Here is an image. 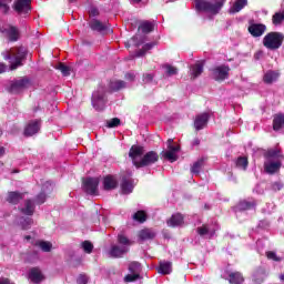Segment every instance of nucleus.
<instances>
[{
  "instance_id": "nucleus-1",
  "label": "nucleus",
  "mask_w": 284,
  "mask_h": 284,
  "mask_svg": "<svg viewBox=\"0 0 284 284\" xmlns=\"http://www.w3.org/2000/svg\"><path fill=\"white\" fill-rule=\"evenodd\" d=\"M130 159L135 168H145L153 165L159 161V154L154 151H150L145 154V149L139 145H132L129 152Z\"/></svg>"
},
{
  "instance_id": "nucleus-2",
  "label": "nucleus",
  "mask_w": 284,
  "mask_h": 284,
  "mask_svg": "<svg viewBox=\"0 0 284 284\" xmlns=\"http://www.w3.org/2000/svg\"><path fill=\"white\" fill-rule=\"evenodd\" d=\"M266 161L264 162V170L266 174H276L283 165V153L278 149H271L265 153Z\"/></svg>"
},
{
  "instance_id": "nucleus-3",
  "label": "nucleus",
  "mask_w": 284,
  "mask_h": 284,
  "mask_svg": "<svg viewBox=\"0 0 284 284\" xmlns=\"http://www.w3.org/2000/svg\"><path fill=\"white\" fill-rule=\"evenodd\" d=\"M2 57L6 61H9L10 70H17V68L23 65V61H26L28 57V50L23 47L12 48L3 51Z\"/></svg>"
},
{
  "instance_id": "nucleus-4",
  "label": "nucleus",
  "mask_w": 284,
  "mask_h": 284,
  "mask_svg": "<svg viewBox=\"0 0 284 284\" xmlns=\"http://www.w3.org/2000/svg\"><path fill=\"white\" fill-rule=\"evenodd\" d=\"M284 34L281 32H268L262 40V43L266 50H278L283 45Z\"/></svg>"
},
{
  "instance_id": "nucleus-5",
  "label": "nucleus",
  "mask_w": 284,
  "mask_h": 284,
  "mask_svg": "<svg viewBox=\"0 0 284 284\" xmlns=\"http://www.w3.org/2000/svg\"><path fill=\"white\" fill-rule=\"evenodd\" d=\"M224 3L225 0H215V3L207 2L205 0H196L195 9L197 12H210L211 14H219Z\"/></svg>"
},
{
  "instance_id": "nucleus-6",
  "label": "nucleus",
  "mask_w": 284,
  "mask_h": 284,
  "mask_svg": "<svg viewBox=\"0 0 284 284\" xmlns=\"http://www.w3.org/2000/svg\"><path fill=\"white\" fill-rule=\"evenodd\" d=\"M106 103L105 87L100 85L98 90L92 93V106L98 112H101V110H104Z\"/></svg>"
},
{
  "instance_id": "nucleus-7",
  "label": "nucleus",
  "mask_w": 284,
  "mask_h": 284,
  "mask_svg": "<svg viewBox=\"0 0 284 284\" xmlns=\"http://www.w3.org/2000/svg\"><path fill=\"white\" fill-rule=\"evenodd\" d=\"M174 140L169 139L166 142L168 151L162 152V156L170 161L171 163H174V161L179 160V152L181 150V146L174 145Z\"/></svg>"
},
{
  "instance_id": "nucleus-8",
  "label": "nucleus",
  "mask_w": 284,
  "mask_h": 284,
  "mask_svg": "<svg viewBox=\"0 0 284 284\" xmlns=\"http://www.w3.org/2000/svg\"><path fill=\"white\" fill-rule=\"evenodd\" d=\"M217 230L219 224L216 222H211L197 227L196 232L202 239H214V234H216Z\"/></svg>"
},
{
  "instance_id": "nucleus-9",
  "label": "nucleus",
  "mask_w": 284,
  "mask_h": 284,
  "mask_svg": "<svg viewBox=\"0 0 284 284\" xmlns=\"http://www.w3.org/2000/svg\"><path fill=\"white\" fill-rule=\"evenodd\" d=\"M211 77L214 81H225V79H230V65L227 64H220L214 67L211 70Z\"/></svg>"
},
{
  "instance_id": "nucleus-10",
  "label": "nucleus",
  "mask_w": 284,
  "mask_h": 284,
  "mask_svg": "<svg viewBox=\"0 0 284 284\" xmlns=\"http://www.w3.org/2000/svg\"><path fill=\"white\" fill-rule=\"evenodd\" d=\"M13 10L20 17H27L32 12V1L31 0H16L13 3Z\"/></svg>"
},
{
  "instance_id": "nucleus-11",
  "label": "nucleus",
  "mask_w": 284,
  "mask_h": 284,
  "mask_svg": "<svg viewBox=\"0 0 284 284\" xmlns=\"http://www.w3.org/2000/svg\"><path fill=\"white\" fill-rule=\"evenodd\" d=\"M83 190L87 194L94 195L99 192V179L98 178H87L82 182Z\"/></svg>"
},
{
  "instance_id": "nucleus-12",
  "label": "nucleus",
  "mask_w": 284,
  "mask_h": 284,
  "mask_svg": "<svg viewBox=\"0 0 284 284\" xmlns=\"http://www.w3.org/2000/svg\"><path fill=\"white\" fill-rule=\"evenodd\" d=\"M1 33L7 37V39L11 42H16L19 37H21V32L19 31V28L12 26V24H6L1 29Z\"/></svg>"
},
{
  "instance_id": "nucleus-13",
  "label": "nucleus",
  "mask_w": 284,
  "mask_h": 284,
  "mask_svg": "<svg viewBox=\"0 0 284 284\" xmlns=\"http://www.w3.org/2000/svg\"><path fill=\"white\" fill-rule=\"evenodd\" d=\"M266 30H267V27L263 23H255L254 21L250 22L248 32L251 37H254V38L263 37Z\"/></svg>"
},
{
  "instance_id": "nucleus-14",
  "label": "nucleus",
  "mask_w": 284,
  "mask_h": 284,
  "mask_svg": "<svg viewBox=\"0 0 284 284\" xmlns=\"http://www.w3.org/2000/svg\"><path fill=\"white\" fill-rule=\"evenodd\" d=\"M41 130V120H31L24 128V136H34Z\"/></svg>"
},
{
  "instance_id": "nucleus-15",
  "label": "nucleus",
  "mask_w": 284,
  "mask_h": 284,
  "mask_svg": "<svg viewBox=\"0 0 284 284\" xmlns=\"http://www.w3.org/2000/svg\"><path fill=\"white\" fill-rule=\"evenodd\" d=\"M130 176H132V172L129 173V176H122V182L120 184L122 194H132L134 190V181Z\"/></svg>"
},
{
  "instance_id": "nucleus-16",
  "label": "nucleus",
  "mask_w": 284,
  "mask_h": 284,
  "mask_svg": "<svg viewBox=\"0 0 284 284\" xmlns=\"http://www.w3.org/2000/svg\"><path fill=\"white\" fill-rule=\"evenodd\" d=\"M26 88H30V79L20 78L11 82L10 91L11 92H21V90H26Z\"/></svg>"
},
{
  "instance_id": "nucleus-17",
  "label": "nucleus",
  "mask_w": 284,
  "mask_h": 284,
  "mask_svg": "<svg viewBox=\"0 0 284 284\" xmlns=\"http://www.w3.org/2000/svg\"><path fill=\"white\" fill-rule=\"evenodd\" d=\"M169 227H183L185 225V216L181 213L173 214L168 221Z\"/></svg>"
},
{
  "instance_id": "nucleus-18",
  "label": "nucleus",
  "mask_w": 284,
  "mask_h": 284,
  "mask_svg": "<svg viewBox=\"0 0 284 284\" xmlns=\"http://www.w3.org/2000/svg\"><path fill=\"white\" fill-rule=\"evenodd\" d=\"M128 246H121V245H116L113 244L111 246V248L109 250V255L112 258H121V256H123V254H128Z\"/></svg>"
},
{
  "instance_id": "nucleus-19",
  "label": "nucleus",
  "mask_w": 284,
  "mask_h": 284,
  "mask_svg": "<svg viewBox=\"0 0 284 284\" xmlns=\"http://www.w3.org/2000/svg\"><path fill=\"white\" fill-rule=\"evenodd\" d=\"M210 121V114L207 113H202L196 115L195 121H194V128L195 130H203L205 125H207V122Z\"/></svg>"
},
{
  "instance_id": "nucleus-20",
  "label": "nucleus",
  "mask_w": 284,
  "mask_h": 284,
  "mask_svg": "<svg viewBox=\"0 0 284 284\" xmlns=\"http://www.w3.org/2000/svg\"><path fill=\"white\" fill-rule=\"evenodd\" d=\"M268 275L270 273L267 272L266 268L260 267L254 272L253 281L256 284H261L265 281V278H267Z\"/></svg>"
},
{
  "instance_id": "nucleus-21",
  "label": "nucleus",
  "mask_w": 284,
  "mask_h": 284,
  "mask_svg": "<svg viewBox=\"0 0 284 284\" xmlns=\"http://www.w3.org/2000/svg\"><path fill=\"white\" fill-rule=\"evenodd\" d=\"M111 92H119L120 90H125L130 88V84L123 80H113L109 83Z\"/></svg>"
},
{
  "instance_id": "nucleus-22",
  "label": "nucleus",
  "mask_w": 284,
  "mask_h": 284,
  "mask_svg": "<svg viewBox=\"0 0 284 284\" xmlns=\"http://www.w3.org/2000/svg\"><path fill=\"white\" fill-rule=\"evenodd\" d=\"M156 237V231L152 229H143L139 232V241H152Z\"/></svg>"
},
{
  "instance_id": "nucleus-23",
  "label": "nucleus",
  "mask_w": 284,
  "mask_h": 284,
  "mask_svg": "<svg viewBox=\"0 0 284 284\" xmlns=\"http://www.w3.org/2000/svg\"><path fill=\"white\" fill-rule=\"evenodd\" d=\"M256 207V202H250V201H241L236 206H235V212L239 214V212H245L246 210H254Z\"/></svg>"
},
{
  "instance_id": "nucleus-24",
  "label": "nucleus",
  "mask_w": 284,
  "mask_h": 284,
  "mask_svg": "<svg viewBox=\"0 0 284 284\" xmlns=\"http://www.w3.org/2000/svg\"><path fill=\"white\" fill-rule=\"evenodd\" d=\"M29 278L32 283H41L43 281V273L38 267L31 268L29 272Z\"/></svg>"
},
{
  "instance_id": "nucleus-25",
  "label": "nucleus",
  "mask_w": 284,
  "mask_h": 284,
  "mask_svg": "<svg viewBox=\"0 0 284 284\" xmlns=\"http://www.w3.org/2000/svg\"><path fill=\"white\" fill-rule=\"evenodd\" d=\"M20 212L26 214V216H32V214H34V203L32 200H27L23 206L20 209Z\"/></svg>"
},
{
  "instance_id": "nucleus-26",
  "label": "nucleus",
  "mask_w": 284,
  "mask_h": 284,
  "mask_svg": "<svg viewBox=\"0 0 284 284\" xmlns=\"http://www.w3.org/2000/svg\"><path fill=\"white\" fill-rule=\"evenodd\" d=\"M284 128V114L278 113L273 119V130L278 132V130Z\"/></svg>"
},
{
  "instance_id": "nucleus-27",
  "label": "nucleus",
  "mask_w": 284,
  "mask_h": 284,
  "mask_svg": "<svg viewBox=\"0 0 284 284\" xmlns=\"http://www.w3.org/2000/svg\"><path fill=\"white\" fill-rule=\"evenodd\" d=\"M118 185L116 179L114 176H105L103 180V187L106 191L114 190Z\"/></svg>"
},
{
  "instance_id": "nucleus-28",
  "label": "nucleus",
  "mask_w": 284,
  "mask_h": 284,
  "mask_svg": "<svg viewBox=\"0 0 284 284\" xmlns=\"http://www.w3.org/2000/svg\"><path fill=\"white\" fill-rule=\"evenodd\" d=\"M278 77H281L278 71L270 70L264 74V83H274L275 81H278Z\"/></svg>"
},
{
  "instance_id": "nucleus-29",
  "label": "nucleus",
  "mask_w": 284,
  "mask_h": 284,
  "mask_svg": "<svg viewBox=\"0 0 284 284\" xmlns=\"http://www.w3.org/2000/svg\"><path fill=\"white\" fill-rule=\"evenodd\" d=\"M245 6H247V0H236L231 7L230 13L236 14V12H241Z\"/></svg>"
},
{
  "instance_id": "nucleus-30",
  "label": "nucleus",
  "mask_w": 284,
  "mask_h": 284,
  "mask_svg": "<svg viewBox=\"0 0 284 284\" xmlns=\"http://www.w3.org/2000/svg\"><path fill=\"white\" fill-rule=\"evenodd\" d=\"M90 28H91V30H94L95 32H103V30H108V24H105L97 19H93L90 22Z\"/></svg>"
},
{
  "instance_id": "nucleus-31",
  "label": "nucleus",
  "mask_w": 284,
  "mask_h": 284,
  "mask_svg": "<svg viewBox=\"0 0 284 284\" xmlns=\"http://www.w3.org/2000/svg\"><path fill=\"white\" fill-rule=\"evenodd\" d=\"M159 274H171L172 273V262H160V265L158 267Z\"/></svg>"
},
{
  "instance_id": "nucleus-32",
  "label": "nucleus",
  "mask_w": 284,
  "mask_h": 284,
  "mask_svg": "<svg viewBox=\"0 0 284 284\" xmlns=\"http://www.w3.org/2000/svg\"><path fill=\"white\" fill-rule=\"evenodd\" d=\"M245 280L243 275L239 272H233L229 274V283L230 284H243Z\"/></svg>"
},
{
  "instance_id": "nucleus-33",
  "label": "nucleus",
  "mask_w": 284,
  "mask_h": 284,
  "mask_svg": "<svg viewBox=\"0 0 284 284\" xmlns=\"http://www.w3.org/2000/svg\"><path fill=\"white\" fill-rule=\"evenodd\" d=\"M21 199H23L22 193L9 192L7 201H8V203H11L12 205H17V203H19V201H21Z\"/></svg>"
},
{
  "instance_id": "nucleus-34",
  "label": "nucleus",
  "mask_w": 284,
  "mask_h": 284,
  "mask_svg": "<svg viewBox=\"0 0 284 284\" xmlns=\"http://www.w3.org/2000/svg\"><path fill=\"white\" fill-rule=\"evenodd\" d=\"M190 72H191L192 79H196L197 77H201V74H203V64L202 63L193 64L190 68Z\"/></svg>"
},
{
  "instance_id": "nucleus-35",
  "label": "nucleus",
  "mask_w": 284,
  "mask_h": 284,
  "mask_svg": "<svg viewBox=\"0 0 284 284\" xmlns=\"http://www.w3.org/2000/svg\"><path fill=\"white\" fill-rule=\"evenodd\" d=\"M247 165H250V162L246 156H239L235 160V168H237V170H243V172H245V170H247Z\"/></svg>"
},
{
  "instance_id": "nucleus-36",
  "label": "nucleus",
  "mask_w": 284,
  "mask_h": 284,
  "mask_svg": "<svg viewBox=\"0 0 284 284\" xmlns=\"http://www.w3.org/2000/svg\"><path fill=\"white\" fill-rule=\"evenodd\" d=\"M139 28L144 34H150V32L154 30V23L150 21H144L140 24Z\"/></svg>"
},
{
  "instance_id": "nucleus-37",
  "label": "nucleus",
  "mask_w": 284,
  "mask_h": 284,
  "mask_svg": "<svg viewBox=\"0 0 284 284\" xmlns=\"http://www.w3.org/2000/svg\"><path fill=\"white\" fill-rule=\"evenodd\" d=\"M33 221L31 217H20L19 224L21 225L22 230H30V225H32Z\"/></svg>"
},
{
  "instance_id": "nucleus-38",
  "label": "nucleus",
  "mask_w": 284,
  "mask_h": 284,
  "mask_svg": "<svg viewBox=\"0 0 284 284\" xmlns=\"http://www.w3.org/2000/svg\"><path fill=\"white\" fill-rule=\"evenodd\" d=\"M272 21H273V26H281V23H283L284 21V11L276 12L272 18Z\"/></svg>"
},
{
  "instance_id": "nucleus-39",
  "label": "nucleus",
  "mask_w": 284,
  "mask_h": 284,
  "mask_svg": "<svg viewBox=\"0 0 284 284\" xmlns=\"http://www.w3.org/2000/svg\"><path fill=\"white\" fill-rule=\"evenodd\" d=\"M148 220V215L143 211H138L133 214V221H138V223H145Z\"/></svg>"
},
{
  "instance_id": "nucleus-40",
  "label": "nucleus",
  "mask_w": 284,
  "mask_h": 284,
  "mask_svg": "<svg viewBox=\"0 0 284 284\" xmlns=\"http://www.w3.org/2000/svg\"><path fill=\"white\" fill-rule=\"evenodd\" d=\"M54 190V184H52V182L47 181L42 184V189L41 192L44 194H50L52 191Z\"/></svg>"
},
{
  "instance_id": "nucleus-41",
  "label": "nucleus",
  "mask_w": 284,
  "mask_h": 284,
  "mask_svg": "<svg viewBox=\"0 0 284 284\" xmlns=\"http://www.w3.org/2000/svg\"><path fill=\"white\" fill-rule=\"evenodd\" d=\"M164 70H165V74L166 77H174V74H178L179 70L170 64H164L163 65Z\"/></svg>"
},
{
  "instance_id": "nucleus-42",
  "label": "nucleus",
  "mask_w": 284,
  "mask_h": 284,
  "mask_svg": "<svg viewBox=\"0 0 284 284\" xmlns=\"http://www.w3.org/2000/svg\"><path fill=\"white\" fill-rule=\"evenodd\" d=\"M37 245L40 247V250H42V252H50V250H52V243L50 242L40 241L37 242Z\"/></svg>"
},
{
  "instance_id": "nucleus-43",
  "label": "nucleus",
  "mask_w": 284,
  "mask_h": 284,
  "mask_svg": "<svg viewBox=\"0 0 284 284\" xmlns=\"http://www.w3.org/2000/svg\"><path fill=\"white\" fill-rule=\"evenodd\" d=\"M266 258H268V261H275V263H281V261H283V257L277 256L274 251L266 252Z\"/></svg>"
},
{
  "instance_id": "nucleus-44",
  "label": "nucleus",
  "mask_w": 284,
  "mask_h": 284,
  "mask_svg": "<svg viewBox=\"0 0 284 284\" xmlns=\"http://www.w3.org/2000/svg\"><path fill=\"white\" fill-rule=\"evenodd\" d=\"M201 168H203V160H197L191 168L192 174H199L201 172Z\"/></svg>"
},
{
  "instance_id": "nucleus-45",
  "label": "nucleus",
  "mask_w": 284,
  "mask_h": 284,
  "mask_svg": "<svg viewBox=\"0 0 284 284\" xmlns=\"http://www.w3.org/2000/svg\"><path fill=\"white\" fill-rule=\"evenodd\" d=\"M45 199H48V195L41 191L34 199L36 205H43Z\"/></svg>"
},
{
  "instance_id": "nucleus-46",
  "label": "nucleus",
  "mask_w": 284,
  "mask_h": 284,
  "mask_svg": "<svg viewBox=\"0 0 284 284\" xmlns=\"http://www.w3.org/2000/svg\"><path fill=\"white\" fill-rule=\"evenodd\" d=\"M81 247L87 254H92V250H94V245L90 241L82 242Z\"/></svg>"
},
{
  "instance_id": "nucleus-47",
  "label": "nucleus",
  "mask_w": 284,
  "mask_h": 284,
  "mask_svg": "<svg viewBox=\"0 0 284 284\" xmlns=\"http://www.w3.org/2000/svg\"><path fill=\"white\" fill-rule=\"evenodd\" d=\"M118 243H120L121 246L128 247L130 245V240L125 237V235L120 234L118 235Z\"/></svg>"
},
{
  "instance_id": "nucleus-48",
  "label": "nucleus",
  "mask_w": 284,
  "mask_h": 284,
  "mask_svg": "<svg viewBox=\"0 0 284 284\" xmlns=\"http://www.w3.org/2000/svg\"><path fill=\"white\" fill-rule=\"evenodd\" d=\"M58 70H60V72L63 74V77H70V67H68L63 63H60L58 65Z\"/></svg>"
},
{
  "instance_id": "nucleus-49",
  "label": "nucleus",
  "mask_w": 284,
  "mask_h": 284,
  "mask_svg": "<svg viewBox=\"0 0 284 284\" xmlns=\"http://www.w3.org/2000/svg\"><path fill=\"white\" fill-rule=\"evenodd\" d=\"M124 79L129 81V83H134V81H136V73L134 71H129L124 74Z\"/></svg>"
},
{
  "instance_id": "nucleus-50",
  "label": "nucleus",
  "mask_w": 284,
  "mask_h": 284,
  "mask_svg": "<svg viewBox=\"0 0 284 284\" xmlns=\"http://www.w3.org/2000/svg\"><path fill=\"white\" fill-rule=\"evenodd\" d=\"M0 12H2V14H8V12H10V6H8V2L0 0Z\"/></svg>"
},
{
  "instance_id": "nucleus-51",
  "label": "nucleus",
  "mask_w": 284,
  "mask_h": 284,
  "mask_svg": "<svg viewBox=\"0 0 284 284\" xmlns=\"http://www.w3.org/2000/svg\"><path fill=\"white\" fill-rule=\"evenodd\" d=\"M129 270H130V272H132L133 274H136V272H139V270H141V263H139V262H132V263L129 265Z\"/></svg>"
},
{
  "instance_id": "nucleus-52",
  "label": "nucleus",
  "mask_w": 284,
  "mask_h": 284,
  "mask_svg": "<svg viewBox=\"0 0 284 284\" xmlns=\"http://www.w3.org/2000/svg\"><path fill=\"white\" fill-rule=\"evenodd\" d=\"M136 280H139V273L129 274L124 277L125 283H134Z\"/></svg>"
},
{
  "instance_id": "nucleus-53",
  "label": "nucleus",
  "mask_w": 284,
  "mask_h": 284,
  "mask_svg": "<svg viewBox=\"0 0 284 284\" xmlns=\"http://www.w3.org/2000/svg\"><path fill=\"white\" fill-rule=\"evenodd\" d=\"M270 227V222L267 220L260 221L257 225V232H261V230H267Z\"/></svg>"
},
{
  "instance_id": "nucleus-54",
  "label": "nucleus",
  "mask_w": 284,
  "mask_h": 284,
  "mask_svg": "<svg viewBox=\"0 0 284 284\" xmlns=\"http://www.w3.org/2000/svg\"><path fill=\"white\" fill-rule=\"evenodd\" d=\"M121 125V120L118 118H113L108 122V128H119Z\"/></svg>"
},
{
  "instance_id": "nucleus-55",
  "label": "nucleus",
  "mask_w": 284,
  "mask_h": 284,
  "mask_svg": "<svg viewBox=\"0 0 284 284\" xmlns=\"http://www.w3.org/2000/svg\"><path fill=\"white\" fill-rule=\"evenodd\" d=\"M154 81V75L152 73H145L143 75V83H152Z\"/></svg>"
},
{
  "instance_id": "nucleus-56",
  "label": "nucleus",
  "mask_w": 284,
  "mask_h": 284,
  "mask_svg": "<svg viewBox=\"0 0 284 284\" xmlns=\"http://www.w3.org/2000/svg\"><path fill=\"white\" fill-rule=\"evenodd\" d=\"M272 190H273V192H278V191L283 190V183H281V182H274V183L272 184Z\"/></svg>"
},
{
  "instance_id": "nucleus-57",
  "label": "nucleus",
  "mask_w": 284,
  "mask_h": 284,
  "mask_svg": "<svg viewBox=\"0 0 284 284\" xmlns=\"http://www.w3.org/2000/svg\"><path fill=\"white\" fill-rule=\"evenodd\" d=\"M139 39H140L139 36H135V37H133V38L131 39L132 43H133L136 48H139V45H142V43H143V40H140V41H139Z\"/></svg>"
},
{
  "instance_id": "nucleus-58",
  "label": "nucleus",
  "mask_w": 284,
  "mask_h": 284,
  "mask_svg": "<svg viewBox=\"0 0 284 284\" xmlns=\"http://www.w3.org/2000/svg\"><path fill=\"white\" fill-rule=\"evenodd\" d=\"M78 284H88V275H80L77 280Z\"/></svg>"
},
{
  "instance_id": "nucleus-59",
  "label": "nucleus",
  "mask_w": 284,
  "mask_h": 284,
  "mask_svg": "<svg viewBox=\"0 0 284 284\" xmlns=\"http://www.w3.org/2000/svg\"><path fill=\"white\" fill-rule=\"evenodd\" d=\"M156 44L154 42H150L144 44L142 48L145 52H148L149 50H152V48H154Z\"/></svg>"
},
{
  "instance_id": "nucleus-60",
  "label": "nucleus",
  "mask_w": 284,
  "mask_h": 284,
  "mask_svg": "<svg viewBox=\"0 0 284 284\" xmlns=\"http://www.w3.org/2000/svg\"><path fill=\"white\" fill-rule=\"evenodd\" d=\"M135 57L140 58V57H145V50H143V48L139 51L135 52Z\"/></svg>"
},
{
  "instance_id": "nucleus-61",
  "label": "nucleus",
  "mask_w": 284,
  "mask_h": 284,
  "mask_svg": "<svg viewBox=\"0 0 284 284\" xmlns=\"http://www.w3.org/2000/svg\"><path fill=\"white\" fill-rule=\"evenodd\" d=\"M8 70V67L0 62V74H3Z\"/></svg>"
},
{
  "instance_id": "nucleus-62",
  "label": "nucleus",
  "mask_w": 284,
  "mask_h": 284,
  "mask_svg": "<svg viewBox=\"0 0 284 284\" xmlns=\"http://www.w3.org/2000/svg\"><path fill=\"white\" fill-rule=\"evenodd\" d=\"M254 192H256V194H263V189H261V185L255 186Z\"/></svg>"
},
{
  "instance_id": "nucleus-63",
  "label": "nucleus",
  "mask_w": 284,
  "mask_h": 284,
  "mask_svg": "<svg viewBox=\"0 0 284 284\" xmlns=\"http://www.w3.org/2000/svg\"><path fill=\"white\" fill-rule=\"evenodd\" d=\"M92 17H97L99 14V10L97 8L91 9Z\"/></svg>"
},
{
  "instance_id": "nucleus-64",
  "label": "nucleus",
  "mask_w": 284,
  "mask_h": 284,
  "mask_svg": "<svg viewBox=\"0 0 284 284\" xmlns=\"http://www.w3.org/2000/svg\"><path fill=\"white\" fill-rule=\"evenodd\" d=\"M3 154H6V149H3V146H0V156H3Z\"/></svg>"
}]
</instances>
